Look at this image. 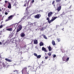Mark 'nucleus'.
I'll return each instance as SVG.
<instances>
[{
    "mask_svg": "<svg viewBox=\"0 0 74 74\" xmlns=\"http://www.w3.org/2000/svg\"><path fill=\"white\" fill-rule=\"evenodd\" d=\"M56 18H57V17H55L52 19H51V20H50L49 18V17H47V18L46 19L47 21H48V23H49L50 24L51 23V22H53V21H54V20H55V19H56Z\"/></svg>",
    "mask_w": 74,
    "mask_h": 74,
    "instance_id": "1",
    "label": "nucleus"
},
{
    "mask_svg": "<svg viewBox=\"0 0 74 74\" xmlns=\"http://www.w3.org/2000/svg\"><path fill=\"white\" fill-rule=\"evenodd\" d=\"M26 70H27V68L26 67L24 68L22 71V73H24L26 74H28V72H27Z\"/></svg>",
    "mask_w": 74,
    "mask_h": 74,
    "instance_id": "2",
    "label": "nucleus"
},
{
    "mask_svg": "<svg viewBox=\"0 0 74 74\" xmlns=\"http://www.w3.org/2000/svg\"><path fill=\"white\" fill-rule=\"evenodd\" d=\"M13 73H10V74H19V71L17 70L16 69H14L13 70Z\"/></svg>",
    "mask_w": 74,
    "mask_h": 74,
    "instance_id": "3",
    "label": "nucleus"
},
{
    "mask_svg": "<svg viewBox=\"0 0 74 74\" xmlns=\"http://www.w3.org/2000/svg\"><path fill=\"white\" fill-rule=\"evenodd\" d=\"M13 16H14L13 15H11L10 16L8 17V19H6V22H7V21H9V20H11L13 18Z\"/></svg>",
    "mask_w": 74,
    "mask_h": 74,
    "instance_id": "4",
    "label": "nucleus"
},
{
    "mask_svg": "<svg viewBox=\"0 0 74 74\" xmlns=\"http://www.w3.org/2000/svg\"><path fill=\"white\" fill-rule=\"evenodd\" d=\"M35 18H36L37 19H39L40 17H41V14H38L36 15H35L34 16Z\"/></svg>",
    "mask_w": 74,
    "mask_h": 74,
    "instance_id": "5",
    "label": "nucleus"
},
{
    "mask_svg": "<svg viewBox=\"0 0 74 74\" xmlns=\"http://www.w3.org/2000/svg\"><path fill=\"white\" fill-rule=\"evenodd\" d=\"M52 14H53V12H49V13H48V17H49L48 18H50Z\"/></svg>",
    "mask_w": 74,
    "mask_h": 74,
    "instance_id": "6",
    "label": "nucleus"
},
{
    "mask_svg": "<svg viewBox=\"0 0 74 74\" xmlns=\"http://www.w3.org/2000/svg\"><path fill=\"white\" fill-rule=\"evenodd\" d=\"M29 29L30 27H29V25H27L25 27V29H26V30H29Z\"/></svg>",
    "mask_w": 74,
    "mask_h": 74,
    "instance_id": "7",
    "label": "nucleus"
},
{
    "mask_svg": "<svg viewBox=\"0 0 74 74\" xmlns=\"http://www.w3.org/2000/svg\"><path fill=\"white\" fill-rule=\"evenodd\" d=\"M34 44H38V40H34Z\"/></svg>",
    "mask_w": 74,
    "mask_h": 74,
    "instance_id": "8",
    "label": "nucleus"
},
{
    "mask_svg": "<svg viewBox=\"0 0 74 74\" xmlns=\"http://www.w3.org/2000/svg\"><path fill=\"white\" fill-rule=\"evenodd\" d=\"M42 50L45 52H47V49L44 47H42Z\"/></svg>",
    "mask_w": 74,
    "mask_h": 74,
    "instance_id": "9",
    "label": "nucleus"
},
{
    "mask_svg": "<svg viewBox=\"0 0 74 74\" xmlns=\"http://www.w3.org/2000/svg\"><path fill=\"white\" fill-rule=\"evenodd\" d=\"M61 8H62V7L61 6H59L57 9V11H60V10H61Z\"/></svg>",
    "mask_w": 74,
    "mask_h": 74,
    "instance_id": "10",
    "label": "nucleus"
},
{
    "mask_svg": "<svg viewBox=\"0 0 74 74\" xmlns=\"http://www.w3.org/2000/svg\"><path fill=\"white\" fill-rule=\"evenodd\" d=\"M6 30H8V31H10V32H11L12 31V28H8L6 29Z\"/></svg>",
    "mask_w": 74,
    "mask_h": 74,
    "instance_id": "11",
    "label": "nucleus"
},
{
    "mask_svg": "<svg viewBox=\"0 0 74 74\" xmlns=\"http://www.w3.org/2000/svg\"><path fill=\"white\" fill-rule=\"evenodd\" d=\"M8 8H11V3H8Z\"/></svg>",
    "mask_w": 74,
    "mask_h": 74,
    "instance_id": "12",
    "label": "nucleus"
},
{
    "mask_svg": "<svg viewBox=\"0 0 74 74\" xmlns=\"http://www.w3.org/2000/svg\"><path fill=\"white\" fill-rule=\"evenodd\" d=\"M40 46H43L44 45V43L42 42H41L39 44Z\"/></svg>",
    "mask_w": 74,
    "mask_h": 74,
    "instance_id": "13",
    "label": "nucleus"
},
{
    "mask_svg": "<svg viewBox=\"0 0 74 74\" xmlns=\"http://www.w3.org/2000/svg\"><path fill=\"white\" fill-rule=\"evenodd\" d=\"M52 43L53 45H56L55 42L53 40H52Z\"/></svg>",
    "mask_w": 74,
    "mask_h": 74,
    "instance_id": "14",
    "label": "nucleus"
},
{
    "mask_svg": "<svg viewBox=\"0 0 74 74\" xmlns=\"http://www.w3.org/2000/svg\"><path fill=\"white\" fill-rule=\"evenodd\" d=\"M5 60L6 61H7L8 62H12V60H10L9 59H8L7 58L5 59Z\"/></svg>",
    "mask_w": 74,
    "mask_h": 74,
    "instance_id": "15",
    "label": "nucleus"
},
{
    "mask_svg": "<svg viewBox=\"0 0 74 74\" xmlns=\"http://www.w3.org/2000/svg\"><path fill=\"white\" fill-rule=\"evenodd\" d=\"M25 18H26V16H24L23 18H22L21 19V20L19 22H21V21H23V20H24V19H25Z\"/></svg>",
    "mask_w": 74,
    "mask_h": 74,
    "instance_id": "16",
    "label": "nucleus"
},
{
    "mask_svg": "<svg viewBox=\"0 0 74 74\" xmlns=\"http://www.w3.org/2000/svg\"><path fill=\"white\" fill-rule=\"evenodd\" d=\"M42 36H43V37L44 38H45V39H47V36H45V35H44V34L42 35Z\"/></svg>",
    "mask_w": 74,
    "mask_h": 74,
    "instance_id": "17",
    "label": "nucleus"
},
{
    "mask_svg": "<svg viewBox=\"0 0 74 74\" xmlns=\"http://www.w3.org/2000/svg\"><path fill=\"white\" fill-rule=\"evenodd\" d=\"M25 36V34L24 33H22L21 34V37H23Z\"/></svg>",
    "mask_w": 74,
    "mask_h": 74,
    "instance_id": "18",
    "label": "nucleus"
},
{
    "mask_svg": "<svg viewBox=\"0 0 74 74\" xmlns=\"http://www.w3.org/2000/svg\"><path fill=\"white\" fill-rule=\"evenodd\" d=\"M48 48L49 51H51V50H52V49H51V46H49Z\"/></svg>",
    "mask_w": 74,
    "mask_h": 74,
    "instance_id": "19",
    "label": "nucleus"
},
{
    "mask_svg": "<svg viewBox=\"0 0 74 74\" xmlns=\"http://www.w3.org/2000/svg\"><path fill=\"white\" fill-rule=\"evenodd\" d=\"M41 56L40 55H39L37 56V58H38V59H40V58H41Z\"/></svg>",
    "mask_w": 74,
    "mask_h": 74,
    "instance_id": "20",
    "label": "nucleus"
},
{
    "mask_svg": "<svg viewBox=\"0 0 74 74\" xmlns=\"http://www.w3.org/2000/svg\"><path fill=\"white\" fill-rule=\"evenodd\" d=\"M12 36H13V34H11L9 35V38H11V37H12Z\"/></svg>",
    "mask_w": 74,
    "mask_h": 74,
    "instance_id": "21",
    "label": "nucleus"
},
{
    "mask_svg": "<svg viewBox=\"0 0 74 74\" xmlns=\"http://www.w3.org/2000/svg\"><path fill=\"white\" fill-rule=\"evenodd\" d=\"M22 26H20V27L19 28H18V29L19 30H21V29H22Z\"/></svg>",
    "mask_w": 74,
    "mask_h": 74,
    "instance_id": "22",
    "label": "nucleus"
},
{
    "mask_svg": "<svg viewBox=\"0 0 74 74\" xmlns=\"http://www.w3.org/2000/svg\"><path fill=\"white\" fill-rule=\"evenodd\" d=\"M52 55V53H51V52H49L48 53V55H49V56H51V55Z\"/></svg>",
    "mask_w": 74,
    "mask_h": 74,
    "instance_id": "23",
    "label": "nucleus"
},
{
    "mask_svg": "<svg viewBox=\"0 0 74 74\" xmlns=\"http://www.w3.org/2000/svg\"><path fill=\"white\" fill-rule=\"evenodd\" d=\"M56 1L57 3H59L61 1V0H56Z\"/></svg>",
    "mask_w": 74,
    "mask_h": 74,
    "instance_id": "24",
    "label": "nucleus"
},
{
    "mask_svg": "<svg viewBox=\"0 0 74 74\" xmlns=\"http://www.w3.org/2000/svg\"><path fill=\"white\" fill-rule=\"evenodd\" d=\"M55 1H53L52 3V4L54 6H55V4H55Z\"/></svg>",
    "mask_w": 74,
    "mask_h": 74,
    "instance_id": "25",
    "label": "nucleus"
},
{
    "mask_svg": "<svg viewBox=\"0 0 74 74\" xmlns=\"http://www.w3.org/2000/svg\"><path fill=\"white\" fill-rule=\"evenodd\" d=\"M57 40L58 42H60V38H58L57 39Z\"/></svg>",
    "mask_w": 74,
    "mask_h": 74,
    "instance_id": "26",
    "label": "nucleus"
},
{
    "mask_svg": "<svg viewBox=\"0 0 74 74\" xmlns=\"http://www.w3.org/2000/svg\"><path fill=\"white\" fill-rule=\"evenodd\" d=\"M65 14V13L63 12L62 14H61L60 15V16H62V15H64Z\"/></svg>",
    "mask_w": 74,
    "mask_h": 74,
    "instance_id": "27",
    "label": "nucleus"
},
{
    "mask_svg": "<svg viewBox=\"0 0 74 74\" xmlns=\"http://www.w3.org/2000/svg\"><path fill=\"white\" fill-rule=\"evenodd\" d=\"M34 55L35 56H36V57L37 56V54L36 53H34Z\"/></svg>",
    "mask_w": 74,
    "mask_h": 74,
    "instance_id": "28",
    "label": "nucleus"
},
{
    "mask_svg": "<svg viewBox=\"0 0 74 74\" xmlns=\"http://www.w3.org/2000/svg\"><path fill=\"white\" fill-rule=\"evenodd\" d=\"M29 8V7H27V8H26V12L28 10V9Z\"/></svg>",
    "mask_w": 74,
    "mask_h": 74,
    "instance_id": "29",
    "label": "nucleus"
},
{
    "mask_svg": "<svg viewBox=\"0 0 74 74\" xmlns=\"http://www.w3.org/2000/svg\"><path fill=\"white\" fill-rule=\"evenodd\" d=\"M69 58H68L66 59V61H69Z\"/></svg>",
    "mask_w": 74,
    "mask_h": 74,
    "instance_id": "30",
    "label": "nucleus"
},
{
    "mask_svg": "<svg viewBox=\"0 0 74 74\" xmlns=\"http://www.w3.org/2000/svg\"><path fill=\"white\" fill-rule=\"evenodd\" d=\"M20 30H19V29H17V31H16V32H19Z\"/></svg>",
    "mask_w": 74,
    "mask_h": 74,
    "instance_id": "31",
    "label": "nucleus"
},
{
    "mask_svg": "<svg viewBox=\"0 0 74 74\" xmlns=\"http://www.w3.org/2000/svg\"><path fill=\"white\" fill-rule=\"evenodd\" d=\"M34 2V0H33L32 1V3H33Z\"/></svg>",
    "mask_w": 74,
    "mask_h": 74,
    "instance_id": "32",
    "label": "nucleus"
},
{
    "mask_svg": "<svg viewBox=\"0 0 74 74\" xmlns=\"http://www.w3.org/2000/svg\"><path fill=\"white\" fill-rule=\"evenodd\" d=\"M5 15H8V13L7 12H5Z\"/></svg>",
    "mask_w": 74,
    "mask_h": 74,
    "instance_id": "33",
    "label": "nucleus"
},
{
    "mask_svg": "<svg viewBox=\"0 0 74 74\" xmlns=\"http://www.w3.org/2000/svg\"><path fill=\"white\" fill-rule=\"evenodd\" d=\"M2 27H3V25L0 26V28H2Z\"/></svg>",
    "mask_w": 74,
    "mask_h": 74,
    "instance_id": "34",
    "label": "nucleus"
},
{
    "mask_svg": "<svg viewBox=\"0 0 74 74\" xmlns=\"http://www.w3.org/2000/svg\"><path fill=\"white\" fill-rule=\"evenodd\" d=\"M56 55H54L53 56V58H55V57H56Z\"/></svg>",
    "mask_w": 74,
    "mask_h": 74,
    "instance_id": "35",
    "label": "nucleus"
},
{
    "mask_svg": "<svg viewBox=\"0 0 74 74\" xmlns=\"http://www.w3.org/2000/svg\"><path fill=\"white\" fill-rule=\"evenodd\" d=\"M45 59H48V56L47 57H45Z\"/></svg>",
    "mask_w": 74,
    "mask_h": 74,
    "instance_id": "36",
    "label": "nucleus"
},
{
    "mask_svg": "<svg viewBox=\"0 0 74 74\" xmlns=\"http://www.w3.org/2000/svg\"><path fill=\"white\" fill-rule=\"evenodd\" d=\"M26 3H26L24 4V6H25V7H26Z\"/></svg>",
    "mask_w": 74,
    "mask_h": 74,
    "instance_id": "37",
    "label": "nucleus"
},
{
    "mask_svg": "<svg viewBox=\"0 0 74 74\" xmlns=\"http://www.w3.org/2000/svg\"><path fill=\"white\" fill-rule=\"evenodd\" d=\"M5 3H7V1H5Z\"/></svg>",
    "mask_w": 74,
    "mask_h": 74,
    "instance_id": "38",
    "label": "nucleus"
},
{
    "mask_svg": "<svg viewBox=\"0 0 74 74\" xmlns=\"http://www.w3.org/2000/svg\"><path fill=\"white\" fill-rule=\"evenodd\" d=\"M13 28L14 29V30H15V29H16V28L15 27H13Z\"/></svg>",
    "mask_w": 74,
    "mask_h": 74,
    "instance_id": "39",
    "label": "nucleus"
},
{
    "mask_svg": "<svg viewBox=\"0 0 74 74\" xmlns=\"http://www.w3.org/2000/svg\"><path fill=\"white\" fill-rule=\"evenodd\" d=\"M3 18H4V16H3V17H2V18L1 19V20L2 21L3 20Z\"/></svg>",
    "mask_w": 74,
    "mask_h": 74,
    "instance_id": "40",
    "label": "nucleus"
},
{
    "mask_svg": "<svg viewBox=\"0 0 74 74\" xmlns=\"http://www.w3.org/2000/svg\"><path fill=\"white\" fill-rule=\"evenodd\" d=\"M31 0H29L28 1V3H29L30 2V1Z\"/></svg>",
    "mask_w": 74,
    "mask_h": 74,
    "instance_id": "41",
    "label": "nucleus"
},
{
    "mask_svg": "<svg viewBox=\"0 0 74 74\" xmlns=\"http://www.w3.org/2000/svg\"><path fill=\"white\" fill-rule=\"evenodd\" d=\"M16 5V3H15L14 4V6H15Z\"/></svg>",
    "mask_w": 74,
    "mask_h": 74,
    "instance_id": "42",
    "label": "nucleus"
},
{
    "mask_svg": "<svg viewBox=\"0 0 74 74\" xmlns=\"http://www.w3.org/2000/svg\"><path fill=\"white\" fill-rule=\"evenodd\" d=\"M1 44H2V43H1V42H0V45H1Z\"/></svg>",
    "mask_w": 74,
    "mask_h": 74,
    "instance_id": "43",
    "label": "nucleus"
},
{
    "mask_svg": "<svg viewBox=\"0 0 74 74\" xmlns=\"http://www.w3.org/2000/svg\"><path fill=\"white\" fill-rule=\"evenodd\" d=\"M43 63H44V61H42V64H43Z\"/></svg>",
    "mask_w": 74,
    "mask_h": 74,
    "instance_id": "44",
    "label": "nucleus"
},
{
    "mask_svg": "<svg viewBox=\"0 0 74 74\" xmlns=\"http://www.w3.org/2000/svg\"><path fill=\"white\" fill-rule=\"evenodd\" d=\"M3 22V21H2V22H1V25L2 24V23Z\"/></svg>",
    "mask_w": 74,
    "mask_h": 74,
    "instance_id": "45",
    "label": "nucleus"
},
{
    "mask_svg": "<svg viewBox=\"0 0 74 74\" xmlns=\"http://www.w3.org/2000/svg\"><path fill=\"white\" fill-rule=\"evenodd\" d=\"M31 67V66H28V67Z\"/></svg>",
    "mask_w": 74,
    "mask_h": 74,
    "instance_id": "46",
    "label": "nucleus"
},
{
    "mask_svg": "<svg viewBox=\"0 0 74 74\" xmlns=\"http://www.w3.org/2000/svg\"><path fill=\"white\" fill-rule=\"evenodd\" d=\"M64 29V28H63L62 29V30H63V31H64V29Z\"/></svg>",
    "mask_w": 74,
    "mask_h": 74,
    "instance_id": "47",
    "label": "nucleus"
},
{
    "mask_svg": "<svg viewBox=\"0 0 74 74\" xmlns=\"http://www.w3.org/2000/svg\"><path fill=\"white\" fill-rule=\"evenodd\" d=\"M63 60H64V58H62Z\"/></svg>",
    "mask_w": 74,
    "mask_h": 74,
    "instance_id": "48",
    "label": "nucleus"
},
{
    "mask_svg": "<svg viewBox=\"0 0 74 74\" xmlns=\"http://www.w3.org/2000/svg\"><path fill=\"white\" fill-rule=\"evenodd\" d=\"M56 14H56V13H55V15H56Z\"/></svg>",
    "mask_w": 74,
    "mask_h": 74,
    "instance_id": "49",
    "label": "nucleus"
},
{
    "mask_svg": "<svg viewBox=\"0 0 74 74\" xmlns=\"http://www.w3.org/2000/svg\"><path fill=\"white\" fill-rule=\"evenodd\" d=\"M1 11V9L0 8V12Z\"/></svg>",
    "mask_w": 74,
    "mask_h": 74,
    "instance_id": "50",
    "label": "nucleus"
},
{
    "mask_svg": "<svg viewBox=\"0 0 74 74\" xmlns=\"http://www.w3.org/2000/svg\"><path fill=\"white\" fill-rule=\"evenodd\" d=\"M42 0V1H44V0Z\"/></svg>",
    "mask_w": 74,
    "mask_h": 74,
    "instance_id": "51",
    "label": "nucleus"
},
{
    "mask_svg": "<svg viewBox=\"0 0 74 74\" xmlns=\"http://www.w3.org/2000/svg\"><path fill=\"white\" fill-rule=\"evenodd\" d=\"M27 13H28V14H29V12H28V13H27Z\"/></svg>",
    "mask_w": 74,
    "mask_h": 74,
    "instance_id": "52",
    "label": "nucleus"
}]
</instances>
